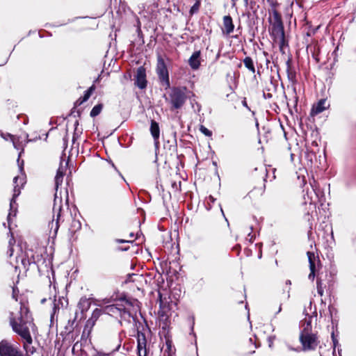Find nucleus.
I'll return each mask as SVG.
<instances>
[{
    "label": "nucleus",
    "mask_w": 356,
    "mask_h": 356,
    "mask_svg": "<svg viewBox=\"0 0 356 356\" xmlns=\"http://www.w3.org/2000/svg\"><path fill=\"white\" fill-rule=\"evenodd\" d=\"M17 293H18V290H17L15 288H13V298L15 299V301L18 300V299H17Z\"/></svg>",
    "instance_id": "nucleus-35"
},
{
    "label": "nucleus",
    "mask_w": 356,
    "mask_h": 356,
    "mask_svg": "<svg viewBox=\"0 0 356 356\" xmlns=\"http://www.w3.org/2000/svg\"><path fill=\"white\" fill-rule=\"evenodd\" d=\"M92 356H113L112 353H106L104 352L98 351Z\"/></svg>",
    "instance_id": "nucleus-31"
},
{
    "label": "nucleus",
    "mask_w": 356,
    "mask_h": 356,
    "mask_svg": "<svg viewBox=\"0 0 356 356\" xmlns=\"http://www.w3.org/2000/svg\"><path fill=\"white\" fill-rule=\"evenodd\" d=\"M104 308L102 309H95V310H93L92 313V315H91V317L89 318V319L93 321L94 322H97V321L98 320V318L100 317V316L104 314Z\"/></svg>",
    "instance_id": "nucleus-25"
},
{
    "label": "nucleus",
    "mask_w": 356,
    "mask_h": 356,
    "mask_svg": "<svg viewBox=\"0 0 356 356\" xmlns=\"http://www.w3.org/2000/svg\"><path fill=\"white\" fill-rule=\"evenodd\" d=\"M116 242H118V243H129V242H131V241L123 240V239H117Z\"/></svg>",
    "instance_id": "nucleus-38"
},
{
    "label": "nucleus",
    "mask_w": 356,
    "mask_h": 356,
    "mask_svg": "<svg viewBox=\"0 0 356 356\" xmlns=\"http://www.w3.org/2000/svg\"><path fill=\"white\" fill-rule=\"evenodd\" d=\"M200 51H195L188 60V64L193 70H197L200 65Z\"/></svg>",
    "instance_id": "nucleus-17"
},
{
    "label": "nucleus",
    "mask_w": 356,
    "mask_h": 356,
    "mask_svg": "<svg viewBox=\"0 0 356 356\" xmlns=\"http://www.w3.org/2000/svg\"><path fill=\"white\" fill-rule=\"evenodd\" d=\"M281 310H282V305H280V307H279V309H278V311H277V313L280 312H281Z\"/></svg>",
    "instance_id": "nucleus-45"
},
{
    "label": "nucleus",
    "mask_w": 356,
    "mask_h": 356,
    "mask_svg": "<svg viewBox=\"0 0 356 356\" xmlns=\"http://www.w3.org/2000/svg\"><path fill=\"white\" fill-rule=\"evenodd\" d=\"M273 22L271 24L270 33L275 42H277L280 48L284 45V31L280 15L277 10H273Z\"/></svg>",
    "instance_id": "nucleus-6"
},
{
    "label": "nucleus",
    "mask_w": 356,
    "mask_h": 356,
    "mask_svg": "<svg viewBox=\"0 0 356 356\" xmlns=\"http://www.w3.org/2000/svg\"><path fill=\"white\" fill-rule=\"evenodd\" d=\"M307 254L308 260H309V268H315V263H314L315 256H314V254L313 252H307Z\"/></svg>",
    "instance_id": "nucleus-27"
},
{
    "label": "nucleus",
    "mask_w": 356,
    "mask_h": 356,
    "mask_svg": "<svg viewBox=\"0 0 356 356\" xmlns=\"http://www.w3.org/2000/svg\"><path fill=\"white\" fill-rule=\"evenodd\" d=\"M13 240V238L10 239V241H9V245H10V248L8 250V253L9 254V256L11 257L13 254V248L11 247L12 245V241Z\"/></svg>",
    "instance_id": "nucleus-34"
},
{
    "label": "nucleus",
    "mask_w": 356,
    "mask_h": 356,
    "mask_svg": "<svg viewBox=\"0 0 356 356\" xmlns=\"http://www.w3.org/2000/svg\"><path fill=\"white\" fill-rule=\"evenodd\" d=\"M147 354H144L143 352H141V356H146Z\"/></svg>",
    "instance_id": "nucleus-47"
},
{
    "label": "nucleus",
    "mask_w": 356,
    "mask_h": 356,
    "mask_svg": "<svg viewBox=\"0 0 356 356\" xmlns=\"http://www.w3.org/2000/svg\"><path fill=\"white\" fill-rule=\"evenodd\" d=\"M245 6H248L249 3V0H243Z\"/></svg>",
    "instance_id": "nucleus-43"
},
{
    "label": "nucleus",
    "mask_w": 356,
    "mask_h": 356,
    "mask_svg": "<svg viewBox=\"0 0 356 356\" xmlns=\"http://www.w3.org/2000/svg\"><path fill=\"white\" fill-rule=\"evenodd\" d=\"M180 186H181V181H179L178 184L176 183V182H174V183L172 184V187L175 191H179L180 190Z\"/></svg>",
    "instance_id": "nucleus-32"
},
{
    "label": "nucleus",
    "mask_w": 356,
    "mask_h": 356,
    "mask_svg": "<svg viewBox=\"0 0 356 356\" xmlns=\"http://www.w3.org/2000/svg\"><path fill=\"white\" fill-rule=\"evenodd\" d=\"M327 355H330V350H329L327 351V354L320 353V356H327Z\"/></svg>",
    "instance_id": "nucleus-41"
},
{
    "label": "nucleus",
    "mask_w": 356,
    "mask_h": 356,
    "mask_svg": "<svg viewBox=\"0 0 356 356\" xmlns=\"http://www.w3.org/2000/svg\"><path fill=\"white\" fill-rule=\"evenodd\" d=\"M19 316H16L13 312L9 314V322L13 330L22 339L23 348L26 353L33 354L35 349L32 346L33 339L31 330L34 332L36 329L33 319L29 313L27 304L22 300L19 302Z\"/></svg>",
    "instance_id": "nucleus-1"
},
{
    "label": "nucleus",
    "mask_w": 356,
    "mask_h": 356,
    "mask_svg": "<svg viewBox=\"0 0 356 356\" xmlns=\"http://www.w3.org/2000/svg\"><path fill=\"white\" fill-rule=\"evenodd\" d=\"M234 29V25L232 17L229 15H226L223 17V34L228 35H230Z\"/></svg>",
    "instance_id": "nucleus-12"
},
{
    "label": "nucleus",
    "mask_w": 356,
    "mask_h": 356,
    "mask_svg": "<svg viewBox=\"0 0 356 356\" xmlns=\"http://www.w3.org/2000/svg\"><path fill=\"white\" fill-rule=\"evenodd\" d=\"M118 323H119V324L122 325L121 321H119Z\"/></svg>",
    "instance_id": "nucleus-51"
},
{
    "label": "nucleus",
    "mask_w": 356,
    "mask_h": 356,
    "mask_svg": "<svg viewBox=\"0 0 356 356\" xmlns=\"http://www.w3.org/2000/svg\"><path fill=\"white\" fill-rule=\"evenodd\" d=\"M0 356H24L18 347L6 340L0 342Z\"/></svg>",
    "instance_id": "nucleus-8"
},
{
    "label": "nucleus",
    "mask_w": 356,
    "mask_h": 356,
    "mask_svg": "<svg viewBox=\"0 0 356 356\" xmlns=\"http://www.w3.org/2000/svg\"><path fill=\"white\" fill-rule=\"evenodd\" d=\"M316 316L307 315L300 321V342L304 351L314 350L318 345V332L313 328V321H316Z\"/></svg>",
    "instance_id": "nucleus-3"
},
{
    "label": "nucleus",
    "mask_w": 356,
    "mask_h": 356,
    "mask_svg": "<svg viewBox=\"0 0 356 356\" xmlns=\"http://www.w3.org/2000/svg\"><path fill=\"white\" fill-rule=\"evenodd\" d=\"M26 178L24 175L22 174L21 175H18L14 177L13 183H14V188H13V195L10 200V210L8 215V222L10 225L11 216L15 217L17 212V204L16 203V198L21 193V190L24 187V185L26 183Z\"/></svg>",
    "instance_id": "nucleus-5"
},
{
    "label": "nucleus",
    "mask_w": 356,
    "mask_h": 356,
    "mask_svg": "<svg viewBox=\"0 0 356 356\" xmlns=\"http://www.w3.org/2000/svg\"><path fill=\"white\" fill-rule=\"evenodd\" d=\"M1 136L6 140H10L15 149H18L19 148V144H18L19 138H17L15 136L10 134H1Z\"/></svg>",
    "instance_id": "nucleus-24"
},
{
    "label": "nucleus",
    "mask_w": 356,
    "mask_h": 356,
    "mask_svg": "<svg viewBox=\"0 0 356 356\" xmlns=\"http://www.w3.org/2000/svg\"><path fill=\"white\" fill-rule=\"evenodd\" d=\"M102 104H97L90 111V116L94 118L97 116L102 111Z\"/></svg>",
    "instance_id": "nucleus-26"
},
{
    "label": "nucleus",
    "mask_w": 356,
    "mask_h": 356,
    "mask_svg": "<svg viewBox=\"0 0 356 356\" xmlns=\"http://www.w3.org/2000/svg\"><path fill=\"white\" fill-rule=\"evenodd\" d=\"M22 152H23V149L19 152V157L21 156V154H22Z\"/></svg>",
    "instance_id": "nucleus-49"
},
{
    "label": "nucleus",
    "mask_w": 356,
    "mask_h": 356,
    "mask_svg": "<svg viewBox=\"0 0 356 356\" xmlns=\"http://www.w3.org/2000/svg\"><path fill=\"white\" fill-rule=\"evenodd\" d=\"M95 322L90 319H88L84 325V328L81 334L82 339H87L90 337L91 332L95 325Z\"/></svg>",
    "instance_id": "nucleus-15"
},
{
    "label": "nucleus",
    "mask_w": 356,
    "mask_h": 356,
    "mask_svg": "<svg viewBox=\"0 0 356 356\" xmlns=\"http://www.w3.org/2000/svg\"><path fill=\"white\" fill-rule=\"evenodd\" d=\"M192 107L196 110L197 112H200L201 111V106L199 103L195 102L193 103L191 102Z\"/></svg>",
    "instance_id": "nucleus-30"
},
{
    "label": "nucleus",
    "mask_w": 356,
    "mask_h": 356,
    "mask_svg": "<svg viewBox=\"0 0 356 356\" xmlns=\"http://www.w3.org/2000/svg\"><path fill=\"white\" fill-rule=\"evenodd\" d=\"M215 200H216V199L211 195H209L207 200L208 204L209 202L213 203L215 202Z\"/></svg>",
    "instance_id": "nucleus-37"
},
{
    "label": "nucleus",
    "mask_w": 356,
    "mask_h": 356,
    "mask_svg": "<svg viewBox=\"0 0 356 356\" xmlns=\"http://www.w3.org/2000/svg\"><path fill=\"white\" fill-rule=\"evenodd\" d=\"M149 130L154 138V143L156 145L159 144V139L160 136V128L159 124L156 121L152 120Z\"/></svg>",
    "instance_id": "nucleus-14"
},
{
    "label": "nucleus",
    "mask_w": 356,
    "mask_h": 356,
    "mask_svg": "<svg viewBox=\"0 0 356 356\" xmlns=\"http://www.w3.org/2000/svg\"><path fill=\"white\" fill-rule=\"evenodd\" d=\"M113 353H115V350H113V352H111V353H112V354H113Z\"/></svg>",
    "instance_id": "nucleus-53"
},
{
    "label": "nucleus",
    "mask_w": 356,
    "mask_h": 356,
    "mask_svg": "<svg viewBox=\"0 0 356 356\" xmlns=\"http://www.w3.org/2000/svg\"><path fill=\"white\" fill-rule=\"evenodd\" d=\"M138 356H141V352L144 354H147L146 350V339L145 334L143 333L138 334Z\"/></svg>",
    "instance_id": "nucleus-16"
},
{
    "label": "nucleus",
    "mask_w": 356,
    "mask_h": 356,
    "mask_svg": "<svg viewBox=\"0 0 356 356\" xmlns=\"http://www.w3.org/2000/svg\"><path fill=\"white\" fill-rule=\"evenodd\" d=\"M58 310V305L56 302L54 303V307H53V312L51 315V321L54 319V315L56 314V312Z\"/></svg>",
    "instance_id": "nucleus-29"
},
{
    "label": "nucleus",
    "mask_w": 356,
    "mask_h": 356,
    "mask_svg": "<svg viewBox=\"0 0 356 356\" xmlns=\"http://www.w3.org/2000/svg\"><path fill=\"white\" fill-rule=\"evenodd\" d=\"M134 234H133V233H131V234H130V237H131V238H133V237H134Z\"/></svg>",
    "instance_id": "nucleus-48"
},
{
    "label": "nucleus",
    "mask_w": 356,
    "mask_h": 356,
    "mask_svg": "<svg viewBox=\"0 0 356 356\" xmlns=\"http://www.w3.org/2000/svg\"><path fill=\"white\" fill-rule=\"evenodd\" d=\"M120 306L122 309L132 312V313L136 314L140 309L139 302L133 298H121Z\"/></svg>",
    "instance_id": "nucleus-9"
},
{
    "label": "nucleus",
    "mask_w": 356,
    "mask_h": 356,
    "mask_svg": "<svg viewBox=\"0 0 356 356\" xmlns=\"http://www.w3.org/2000/svg\"><path fill=\"white\" fill-rule=\"evenodd\" d=\"M67 167V163L65 164L63 162L60 163L59 168L57 170L56 175L55 176V195L53 206V219L51 222H49L48 227L49 229V234L56 236L60 225V222L63 221V205L62 199L58 197L57 195L59 186L63 183L64 176L66 173Z\"/></svg>",
    "instance_id": "nucleus-2"
},
{
    "label": "nucleus",
    "mask_w": 356,
    "mask_h": 356,
    "mask_svg": "<svg viewBox=\"0 0 356 356\" xmlns=\"http://www.w3.org/2000/svg\"><path fill=\"white\" fill-rule=\"evenodd\" d=\"M330 107V104L327 102L326 99H321L317 103L314 104L311 110L312 115H316Z\"/></svg>",
    "instance_id": "nucleus-11"
},
{
    "label": "nucleus",
    "mask_w": 356,
    "mask_h": 356,
    "mask_svg": "<svg viewBox=\"0 0 356 356\" xmlns=\"http://www.w3.org/2000/svg\"><path fill=\"white\" fill-rule=\"evenodd\" d=\"M95 88L94 86H91L84 93V95L79 99H77L76 102V105L79 106L86 102L92 95V91L94 90Z\"/></svg>",
    "instance_id": "nucleus-20"
},
{
    "label": "nucleus",
    "mask_w": 356,
    "mask_h": 356,
    "mask_svg": "<svg viewBox=\"0 0 356 356\" xmlns=\"http://www.w3.org/2000/svg\"><path fill=\"white\" fill-rule=\"evenodd\" d=\"M104 308V314H108L112 316H119L120 313L121 306L120 303L117 305H107Z\"/></svg>",
    "instance_id": "nucleus-13"
},
{
    "label": "nucleus",
    "mask_w": 356,
    "mask_h": 356,
    "mask_svg": "<svg viewBox=\"0 0 356 356\" xmlns=\"http://www.w3.org/2000/svg\"><path fill=\"white\" fill-rule=\"evenodd\" d=\"M166 345L168 346V349L170 350V343H169V342H167V343H166Z\"/></svg>",
    "instance_id": "nucleus-46"
},
{
    "label": "nucleus",
    "mask_w": 356,
    "mask_h": 356,
    "mask_svg": "<svg viewBox=\"0 0 356 356\" xmlns=\"http://www.w3.org/2000/svg\"><path fill=\"white\" fill-rule=\"evenodd\" d=\"M249 343L253 346L254 348H257L259 346L257 344L256 341L253 340L252 338L249 339Z\"/></svg>",
    "instance_id": "nucleus-36"
},
{
    "label": "nucleus",
    "mask_w": 356,
    "mask_h": 356,
    "mask_svg": "<svg viewBox=\"0 0 356 356\" xmlns=\"http://www.w3.org/2000/svg\"><path fill=\"white\" fill-rule=\"evenodd\" d=\"M136 315V314L132 313V312L121 309L119 316L121 318V319L130 322L131 318H134Z\"/></svg>",
    "instance_id": "nucleus-21"
},
{
    "label": "nucleus",
    "mask_w": 356,
    "mask_h": 356,
    "mask_svg": "<svg viewBox=\"0 0 356 356\" xmlns=\"http://www.w3.org/2000/svg\"><path fill=\"white\" fill-rule=\"evenodd\" d=\"M136 85L140 89L147 86L146 71L145 67H139L136 74Z\"/></svg>",
    "instance_id": "nucleus-10"
},
{
    "label": "nucleus",
    "mask_w": 356,
    "mask_h": 356,
    "mask_svg": "<svg viewBox=\"0 0 356 356\" xmlns=\"http://www.w3.org/2000/svg\"><path fill=\"white\" fill-rule=\"evenodd\" d=\"M19 261H20L21 265L24 268H27L33 262L31 259L26 258L24 254H22L20 256L17 257V263L18 264Z\"/></svg>",
    "instance_id": "nucleus-22"
},
{
    "label": "nucleus",
    "mask_w": 356,
    "mask_h": 356,
    "mask_svg": "<svg viewBox=\"0 0 356 356\" xmlns=\"http://www.w3.org/2000/svg\"><path fill=\"white\" fill-rule=\"evenodd\" d=\"M242 104H243V106H245V107H246V108H248V104H247V102H246V101H245V100H243V101L242 102Z\"/></svg>",
    "instance_id": "nucleus-42"
},
{
    "label": "nucleus",
    "mask_w": 356,
    "mask_h": 356,
    "mask_svg": "<svg viewBox=\"0 0 356 356\" xmlns=\"http://www.w3.org/2000/svg\"><path fill=\"white\" fill-rule=\"evenodd\" d=\"M317 288H318V293L321 296H322V295H323V290L319 287V286H318V285Z\"/></svg>",
    "instance_id": "nucleus-40"
},
{
    "label": "nucleus",
    "mask_w": 356,
    "mask_h": 356,
    "mask_svg": "<svg viewBox=\"0 0 356 356\" xmlns=\"http://www.w3.org/2000/svg\"><path fill=\"white\" fill-rule=\"evenodd\" d=\"M286 73L289 81L292 83H296L297 82L296 73L295 70L291 67L290 60L286 61Z\"/></svg>",
    "instance_id": "nucleus-18"
},
{
    "label": "nucleus",
    "mask_w": 356,
    "mask_h": 356,
    "mask_svg": "<svg viewBox=\"0 0 356 356\" xmlns=\"http://www.w3.org/2000/svg\"><path fill=\"white\" fill-rule=\"evenodd\" d=\"M17 162H18V164H19V170H20V172H22V170H23V168H22L23 161H22V163L19 164V159H17Z\"/></svg>",
    "instance_id": "nucleus-39"
},
{
    "label": "nucleus",
    "mask_w": 356,
    "mask_h": 356,
    "mask_svg": "<svg viewBox=\"0 0 356 356\" xmlns=\"http://www.w3.org/2000/svg\"><path fill=\"white\" fill-rule=\"evenodd\" d=\"M200 131L207 136H211L212 135V132L203 125L200 126Z\"/></svg>",
    "instance_id": "nucleus-28"
},
{
    "label": "nucleus",
    "mask_w": 356,
    "mask_h": 356,
    "mask_svg": "<svg viewBox=\"0 0 356 356\" xmlns=\"http://www.w3.org/2000/svg\"><path fill=\"white\" fill-rule=\"evenodd\" d=\"M243 63L245 67L250 71L252 73L255 72V67L253 60L250 56H247L243 59Z\"/></svg>",
    "instance_id": "nucleus-23"
},
{
    "label": "nucleus",
    "mask_w": 356,
    "mask_h": 356,
    "mask_svg": "<svg viewBox=\"0 0 356 356\" xmlns=\"http://www.w3.org/2000/svg\"><path fill=\"white\" fill-rule=\"evenodd\" d=\"M90 307V301L86 297L81 298L78 303V307L81 310V313H84L88 310Z\"/></svg>",
    "instance_id": "nucleus-19"
},
{
    "label": "nucleus",
    "mask_w": 356,
    "mask_h": 356,
    "mask_svg": "<svg viewBox=\"0 0 356 356\" xmlns=\"http://www.w3.org/2000/svg\"><path fill=\"white\" fill-rule=\"evenodd\" d=\"M156 72L161 85L164 86L165 89L169 88L170 83L168 70L164 59L160 55L157 56Z\"/></svg>",
    "instance_id": "nucleus-7"
},
{
    "label": "nucleus",
    "mask_w": 356,
    "mask_h": 356,
    "mask_svg": "<svg viewBox=\"0 0 356 356\" xmlns=\"http://www.w3.org/2000/svg\"><path fill=\"white\" fill-rule=\"evenodd\" d=\"M315 277V268H310V273L309 274V279L313 280Z\"/></svg>",
    "instance_id": "nucleus-33"
},
{
    "label": "nucleus",
    "mask_w": 356,
    "mask_h": 356,
    "mask_svg": "<svg viewBox=\"0 0 356 356\" xmlns=\"http://www.w3.org/2000/svg\"><path fill=\"white\" fill-rule=\"evenodd\" d=\"M254 353V350H252V351L250 352V353H251V354H252V353Z\"/></svg>",
    "instance_id": "nucleus-52"
},
{
    "label": "nucleus",
    "mask_w": 356,
    "mask_h": 356,
    "mask_svg": "<svg viewBox=\"0 0 356 356\" xmlns=\"http://www.w3.org/2000/svg\"><path fill=\"white\" fill-rule=\"evenodd\" d=\"M190 94L195 96L186 87H173L165 97V102L170 106L171 111L181 109L186 99L191 98Z\"/></svg>",
    "instance_id": "nucleus-4"
},
{
    "label": "nucleus",
    "mask_w": 356,
    "mask_h": 356,
    "mask_svg": "<svg viewBox=\"0 0 356 356\" xmlns=\"http://www.w3.org/2000/svg\"><path fill=\"white\" fill-rule=\"evenodd\" d=\"M120 347V345H118V348H117V350L119 349V348Z\"/></svg>",
    "instance_id": "nucleus-50"
},
{
    "label": "nucleus",
    "mask_w": 356,
    "mask_h": 356,
    "mask_svg": "<svg viewBox=\"0 0 356 356\" xmlns=\"http://www.w3.org/2000/svg\"><path fill=\"white\" fill-rule=\"evenodd\" d=\"M120 250L122 251H127L128 250V248H120Z\"/></svg>",
    "instance_id": "nucleus-44"
}]
</instances>
